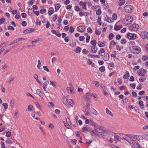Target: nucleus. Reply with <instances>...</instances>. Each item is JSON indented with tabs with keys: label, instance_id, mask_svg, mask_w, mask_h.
<instances>
[{
	"label": "nucleus",
	"instance_id": "f257e3e1",
	"mask_svg": "<svg viewBox=\"0 0 148 148\" xmlns=\"http://www.w3.org/2000/svg\"><path fill=\"white\" fill-rule=\"evenodd\" d=\"M137 73L139 76L142 77L139 78V81L141 82H144L146 79V76L145 75L146 73V70L144 69H140L138 71Z\"/></svg>",
	"mask_w": 148,
	"mask_h": 148
},
{
	"label": "nucleus",
	"instance_id": "f03ea898",
	"mask_svg": "<svg viewBox=\"0 0 148 148\" xmlns=\"http://www.w3.org/2000/svg\"><path fill=\"white\" fill-rule=\"evenodd\" d=\"M126 135L130 138H132V140H133V141H139L140 140V137H142L143 139H145L146 138V137L147 136H148V134L144 135L142 136L134 134H127Z\"/></svg>",
	"mask_w": 148,
	"mask_h": 148
},
{
	"label": "nucleus",
	"instance_id": "7ed1b4c3",
	"mask_svg": "<svg viewBox=\"0 0 148 148\" xmlns=\"http://www.w3.org/2000/svg\"><path fill=\"white\" fill-rule=\"evenodd\" d=\"M130 49L131 52L134 54H138L141 51L140 48L137 46L131 47Z\"/></svg>",
	"mask_w": 148,
	"mask_h": 148
},
{
	"label": "nucleus",
	"instance_id": "20e7f679",
	"mask_svg": "<svg viewBox=\"0 0 148 148\" xmlns=\"http://www.w3.org/2000/svg\"><path fill=\"white\" fill-rule=\"evenodd\" d=\"M133 17L129 15L126 16L124 19V21L126 24L131 23L133 21Z\"/></svg>",
	"mask_w": 148,
	"mask_h": 148
},
{
	"label": "nucleus",
	"instance_id": "39448f33",
	"mask_svg": "<svg viewBox=\"0 0 148 148\" xmlns=\"http://www.w3.org/2000/svg\"><path fill=\"white\" fill-rule=\"evenodd\" d=\"M139 25L136 24L134 23L131 25L129 29L131 31H136L139 28Z\"/></svg>",
	"mask_w": 148,
	"mask_h": 148
},
{
	"label": "nucleus",
	"instance_id": "423d86ee",
	"mask_svg": "<svg viewBox=\"0 0 148 148\" xmlns=\"http://www.w3.org/2000/svg\"><path fill=\"white\" fill-rule=\"evenodd\" d=\"M137 35L135 34L129 33L127 34V37L129 39L133 40L136 38Z\"/></svg>",
	"mask_w": 148,
	"mask_h": 148
},
{
	"label": "nucleus",
	"instance_id": "0eeeda50",
	"mask_svg": "<svg viewBox=\"0 0 148 148\" xmlns=\"http://www.w3.org/2000/svg\"><path fill=\"white\" fill-rule=\"evenodd\" d=\"M133 8V7L130 5H127L124 7L125 11L127 13L131 12Z\"/></svg>",
	"mask_w": 148,
	"mask_h": 148
},
{
	"label": "nucleus",
	"instance_id": "6e6552de",
	"mask_svg": "<svg viewBox=\"0 0 148 148\" xmlns=\"http://www.w3.org/2000/svg\"><path fill=\"white\" fill-rule=\"evenodd\" d=\"M140 35L141 38H146L148 37V33L146 32H141L140 34Z\"/></svg>",
	"mask_w": 148,
	"mask_h": 148
},
{
	"label": "nucleus",
	"instance_id": "1a4fd4ad",
	"mask_svg": "<svg viewBox=\"0 0 148 148\" xmlns=\"http://www.w3.org/2000/svg\"><path fill=\"white\" fill-rule=\"evenodd\" d=\"M131 146L133 148H140V146L138 142H134Z\"/></svg>",
	"mask_w": 148,
	"mask_h": 148
},
{
	"label": "nucleus",
	"instance_id": "9d476101",
	"mask_svg": "<svg viewBox=\"0 0 148 148\" xmlns=\"http://www.w3.org/2000/svg\"><path fill=\"white\" fill-rule=\"evenodd\" d=\"M35 30V29L34 28H29L26 29L23 31V33L27 34L29 32H31L34 31Z\"/></svg>",
	"mask_w": 148,
	"mask_h": 148
},
{
	"label": "nucleus",
	"instance_id": "9b49d317",
	"mask_svg": "<svg viewBox=\"0 0 148 148\" xmlns=\"http://www.w3.org/2000/svg\"><path fill=\"white\" fill-rule=\"evenodd\" d=\"M85 29V28L84 26L81 25L78 27V30L79 32H83Z\"/></svg>",
	"mask_w": 148,
	"mask_h": 148
},
{
	"label": "nucleus",
	"instance_id": "f8f14e48",
	"mask_svg": "<svg viewBox=\"0 0 148 148\" xmlns=\"http://www.w3.org/2000/svg\"><path fill=\"white\" fill-rule=\"evenodd\" d=\"M91 51L93 53H95L97 51L98 49L96 47V46H92L91 47Z\"/></svg>",
	"mask_w": 148,
	"mask_h": 148
},
{
	"label": "nucleus",
	"instance_id": "ddd939ff",
	"mask_svg": "<svg viewBox=\"0 0 148 148\" xmlns=\"http://www.w3.org/2000/svg\"><path fill=\"white\" fill-rule=\"evenodd\" d=\"M89 124L95 127V128L98 127V124L90 120Z\"/></svg>",
	"mask_w": 148,
	"mask_h": 148
},
{
	"label": "nucleus",
	"instance_id": "4468645a",
	"mask_svg": "<svg viewBox=\"0 0 148 148\" xmlns=\"http://www.w3.org/2000/svg\"><path fill=\"white\" fill-rule=\"evenodd\" d=\"M104 58L103 59L104 60H108L109 59V56L108 54L107 53H105L104 54Z\"/></svg>",
	"mask_w": 148,
	"mask_h": 148
},
{
	"label": "nucleus",
	"instance_id": "2eb2a0df",
	"mask_svg": "<svg viewBox=\"0 0 148 148\" xmlns=\"http://www.w3.org/2000/svg\"><path fill=\"white\" fill-rule=\"evenodd\" d=\"M139 104L141 109H144L145 105L143 104V102L142 101L139 100Z\"/></svg>",
	"mask_w": 148,
	"mask_h": 148
},
{
	"label": "nucleus",
	"instance_id": "dca6fc26",
	"mask_svg": "<svg viewBox=\"0 0 148 148\" xmlns=\"http://www.w3.org/2000/svg\"><path fill=\"white\" fill-rule=\"evenodd\" d=\"M92 132L95 135H96L98 136H99L100 135V134L94 128V130L92 131Z\"/></svg>",
	"mask_w": 148,
	"mask_h": 148
},
{
	"label": "nucleus",
	"instance_id": "f3484780",
	"mask_svg": "<svg viewBox=\"0 0 148 148\" xmlns=\"http://www.w3.org/2000/svg\"><path fill=\"white\" fill-rule=\"evenodd\" d=\"M36 92L40 97H42V92L40 89H37L36 90Z\"/></svg>",
	"mask_w": 148,
	"mask_h": 148
},
{
	"label": "nucleus",
	"instance_id": "a211bd4d",
	"mask_svg": "<svg viewBox=\"0 0 148 148\" xmlns=\"http://www.w3.org/2000/svg\"><path fill=\"white\" fill-rule=\"evenodd\" d=\"M98 46L100 47H103L105 46V43L103 42L99 41L98 42Z\"/></svg>",
	"mask_w": 148,
	"mask_h": 148
},
{
	"label": "nucleus",
	"instance_id": "6ab92c4d",
	"mask_svg": "<svg viewBox=\"0 0 148 148\" xmlns=\"http://www.w3.org/2000/svg\"><path fill=\"white\" fill-rule=\"evenodd\" d=\"M90 43L92 45H93L92 46L95 47L96 46L97 44V41L93 39L90 41Z\"/></svg>",
	"mask_w": 148,
	"mask_h": 148
},
{
	"label": "nucleus",
	"instance_id": "aec40b11",
	"mask_svg": "<svg viewBox=\"0 0 148 148\" xmlns=\"http://www.w3.org/2000/svg\"><path fill=\"white\" fill-rule=\"evenodd\" d=\"M126 74L124 75L123 76V78L124 79H127L129 76V72L127 71L125 72Z\"/></svg>",
	"mask_w": 148,
	"mask_h": 148
},
{
	"label": "nucleus",
	"instance_id": "412c9836",
	"mask_svg": "<svg viewBox=\"0 0 148 148\" xmlns=\"http://www.w3.org/2000/svg\"><path fill=\"white\" fill-rule=\"evenodd\" d=\"M81 50V48L79 47H77L76 48L75 50V52L77 53H79Z\"/></svg>",
	"mask_w": 148,
	"mask_h": 148
},
{
	"label": "nucleus",
	"instance_id": "4be33fe9",
	"mask_svg": "<svg viewBox=\"0 0 148 148\" xmlns=\"http://www.w3.org/2000/svg\"><path fill=\"white\" fill-rule=\"evenodd\" d=\"M122 27V25H117L115 27L114 29L116 31H118L120 30Z\"/></svg>",
	"mask_w": 148,
	"mask_h": 148
},
{
	"label": "nucleus",
	"instance_id": "5701e85b",
	"mask_svg": "<svg viewBox=\"0 0 148 148\" xmlns=\"http://www.w3.org/2000/svg\"><path fill=\"white\" fill-rule=\"evenodd\" d=\"M68 100H67V99L64 96L63 97V102L64 104L65 105H66L67 103Z\"/></svg>",
	"mask_w": 148,
	"mask_h": 148
},
{
	"label": "nucleus",
	"instance_id": "b1692460",
	"mask_svg": "<svg viewBox=\"0 0 148 148\" xmlns=\"http://www.w3.org/2000/svg\"><path fill=\"white\" fill-rule=\"evenodd\" d=\"M106 113L110 115L111 116H113V115L112 114L111 112L109 111V110L107 108H106Z\"/></svg>",
	"mask_w": 148,
	"mask_h": 148
},
{
	"label": "nucleus",
	"instance_id": "393cba45",
	"mask_svg": "<svg viewBox=\"0 0 148 148\" xmlns=\"http://www.w3.org/2000/svg\"><path fill=\"white\" fill-rule=\"evenodd\" d=\"M67 102L71 106H72L74 104L73 101L71 99H68Z\"/></svg>",
	"mask_w": 148,
	"mask_h": 148
},
{
	"label": "nucleus",
	"instance_id": "a878e982",
	"mask_svg": "<svg viewBox=\"0 0 148 148\" xmlns=\"http://www.w3.org/2000/svg\"><path fill=\"white\" fill-rule=\"evenodd\" d=\"M125 3V0H120L119 2V5L120 6H121L123 5Z\"/></svg>",
	"mask_w": 148,
	"mask_h": 148
},
{
	"label": "nucleus",
	"instance_id": "bb28decb",
	"mask_svg": "<svg viewBox=\"0 0 148 148\" xmlns=\"http://www.w3.org/2000/svg\"><path fill=\"white\" fill-rule=\"evenodd\" d=\"M70 141L74 145H75L77 142V140L75 139H74L73 140L70 139Z\"/></svg>",
	"mask_w": 148,
	"mask_h": 148
},
{
	"label": "nucleus",
	"instance_id": "cd10ccee",
	"mask_svg": "<svg viewBox=\"0 0 148 148\" xmlns=\"http://www.w3.org/2000/svg\"><path fill=\"white\" fill-rule=\"evenodd\" d=\"M99 70L101 72H103L105 70V68L104 66H102L99 68Z\"/></svg>",
	"mask_w": 148,
	"mask_h": 148
},
{
	"label": "nucleus",
	"instance_id": "c85d7f7f",
	"mask_svg": "<svg viewBox=\"0 0 148 148\" xmlns=\"http://www.w3.org/2000/svg\"><path fill=\"white\" fill-rule=\"evenodd\" d=\"M88 110H87V109H86L84 111V112L85 113V115L86 116H89L90 115V113Z\"/></svg>",
	"mask_w": 148,
	"mask_h": 148
},
{
	"label": "nucleus",
	"instance_id": "c756f323",
	"mask_svg": "<svg viewBox=\"0 0 148 148\" xmlns=\"http://www.w3.org/2000/svg\"><path fill=\"white\" fill-rule=\"evenodd\" d=\"M90 102H88V101H86V107L87 108V109H88V110H90Z\"/></svg>",
	"mask_w": 148,
	"mask_h": 148
},
{
	"label": "nucleus",
	"instance_id": "7c9ffc66",
	"mask_svg": "<svg viewBox=\"0 0 148 148\" xmlns=\"http://www.w3.org/2000/svg\"><path fill=\"white\" fill-rule=\"evenodd\" d=\"M112 43H113V45H116V42H114V40H112L110 41V49H111V46H110L112 45Z\"/></svg>",
	"mask_w": 148,
	"mask_h": 148
},
{
	"label": "nucleus",
	"instance_id": "2f4dec72",
	"mask_svg": "<svg viewBox=\"0 0 148 148\" xmlns=\"http://www.w3.org/2000/svg\"><path fill=\"white\" fill-rule=\"evenodd\" d=\"M126 42V40L124 38H123L121 40V43L123 45L125 44Z\"/></svg>",
	"mask_w": 148,
	"mask_h": 148
},
{
	"label": "nucleus",
	"instance_id": "473e14b6",
	"mask_svg": "<svg viewBox=\"0 0 148 148\" xmlns=\"http://www.w3.org/2000/svg\"><path fill=\"white\" fill-rule=\"evenodd\" d=\"M106 21L107 22L110 23H112L113 22V20L112 19V18H109V17H108Z\"/></svg>",
	"mask_w": 148,
	"mask_h": 148
},
{
	"label": "nucleus",
	"instance_id": "72a5a7b5",
	"mask_svg": "<svg viewBox=\"0 0 148 148\" xmlns=\"http://www.w3.org/2000/svg\"><path fill=\"white\" fill-rule=\"evenodd\" d=\"M86 2H84L82 4V8L83 9H86Z\"/></svg>",
	"mask_w": 148,
	"mask_h": 148
},
{
	"label": "nucleus",
	"instance_id": "f704fd0d",
	"mask_svg": "<svg viewBox=\"0 0 148 148\" xmlns=\"http://www.w3.org/2000/svg\"><path fill=\"white\" fill-rule=\"evenodd\" d=\"M114 36V35L112 33H111L109 36V40H111L112 39Z\"/></svg>",
	"mask_w": 148,
	"mask_h": 148
},
{
	"label": "nucleus",
	"instance_id": "c9c22d12",
	"mask_svg": "<svg viewBox=\"0 0 148 148\" xmlns=\"http://www.w3.org/2000/svg\"><path fill=\"white\" fill-rule=\"evenodd\" d=\"M96 13L97 15H100L101 13V9H98V10L96 11Z\"/></svg>",
	"mask_w": 148,
	"mask_h": 148
},
{
	"label": "nucleus",
	"instance_id": "e433bc0d",
	"mask_svg": "<svg viewBox=\"0 0 148 148\" xmlns=\"http://www.w3.org/2000/svg\"><path fill=\"white\" fill-rule=\"evenodd\" d=\"M60 7V5L59 4H56V5H55V9L58 10Z\"/></svg>",
	"mask_w": 148,
	"mask_h": 148
},
{
	"label": "nucleus",
	"instance_id": "4c0bfd02",
	"mask_svg": "<svg viewBox=\"0 0 148 148\" xmlns=\"http://www.w3.org/2000/svg\"><path fill=\"white\" fill-rule=\"evenodd\" d=\"M121 137L118 136H115L114 137V139L115 141H117L119 140V138H120Z\"/></svg>",
	"mask_w": 148,
	"mask_h": 148
},
{
	"label": "nucleus",
	"instance_id": "58836bf2",
	"mask_svg": "<svg viewBox=\"0 0 148 148\" xmlns=\"http://www.w3.org/2000/svg\"><path fill=\"white\" fill-rule=\"evenodd\" d=\"M5 132L6 133V135L7 136L9 137L11 136V132H9V131H6Z\"/></svg>",
	"mask_w": 148,
	"mask_h": 148
},
{
	"label": "nucleus",
	"instance_id": "ea45409f",
	"mask_svg": "<svg viewBox=\"0 0 148 148\" xmlns=\"http://www.w3.org/2000/svg\"><path fill=\"white\" fill-rule=\"evenodd\" d=\"M40 12L41 14H42L46 12V10L45 9H42L40 10Z\"/></svg>",
	"mask_w": 148,
	"mask_h": 148
},
{
	"label": "nucleus",
	"instance_id": "a19ab883",
	"mask_svg": "<svg viewBox=\"0 0 148 148\" xmlns=\"http://www.w3.org/2000/svg\"><path fill=\"white\" fill-rule=\"evenodd\" d=\"M90 57L91 58H93L94 57L97 58H99L100 56L99 55H92L91 54L90 55Z\"/></svg>",
	"mask_w": 148,
	"mask_h": 148
},
{
	"label": "nucleus",
	"instance_id": "79ce46f5",
	"mask_svg": "<svg viewBox=\"0 0 148 148\" xmlns=\"http://www.w3.org/2000/svg\"><path fill=\"white\" fill-rule=\"evenodd\" d=\"M79 14L80 16H88V15L84 14V13L82 12H79Z\"/></svg>",
	"mask_w": 148,
	"mask_h": 148
},
{
	"label": "nucleus",
	"instance_id": "37998d69",
	"mask_svg": "<svg viewBox=\"0 0 148 148\" xmlns=\"http://www.w3.org/2000/svg\"><path fill=\"white\" fill-rule=\"evenodd\" d=\"M84 39L85 38L83 36H80L79 38V40L81 41H84Z\"/></svg>",
	"mask_w": 148,
	"mask_h": 148
},
{
	"label": "nucleus",
	"instance_id": "c03bdc74",
	"mask_svg": "<svg viewBox=\"0 0 148 148\" xmlns=\"http://www.w3.org/2000/svg\"><path fill=\"white\" fill-rule=\"evenodd\" d=\"M82 129L84 132H88L89 130L88 128L86 127H83Z\"/></svg>",
	"mask_w": 148,
	"mask_h": 148
},
{
	"label": "nucleus",
	"instance_id": "a18cd8bd",
	"mask_svg": "<svg viewBox=\"0 0 148 148\" xmlns=\"http://www.w3.org/2000/svg\"><path fill=\"white\" fill-rule=\"evenodd\" d=\"M34 103L38 108H39L40 107V105L37 101H34Z\"/></svg>",
	"mask_w": 148,
	"mask_h": 148
},
{
	"label": "nucleus",
	"instance_id": "49530a36",
	"mask_svg": "<svg viewBox=\"0 0 148 148\" xmlns=\"http://www.w3.org/2000/svg\"><path fill=\"white\" fill-rule=\"evenodd\" d=\"M5 20V19L4 18H2L1 19H0V25L2 24L4 22Z\"/></svg>",
	"mask_w": 148,
	"mask_h": 148
},
{
	"label": "nucleus",
	"instance_id": "de8ad7c7",
	"mask_svg": "<svg viewBox=\"0 0 148 148\" xmlns=\"http://www.w3.org/2000/svg\"><path fill=\"white\" fill-rule=\"evenodd\" d=\"M58 16L57 14H55L53 16L52 19L54 21H56L57 18Z\"/></svg>",
	"mask_w": 148,
	"mask_h": 148
},
{
	"label": "nucleus",
	"instance_id": "09e8293b",
	"mask_svg": "<svg viewBox=\"0 0 148 148\" xmlns=\"http://www.w3.org/2000/svg\"><path fill=\"white\" fill-rule=\"evenodd\" d=\"M125 140H126L129 143H130L131 145L134 142H133V140H132V139L128 140V139H125Z\"/></svg>",
	"mask_w": 148,
	"mask_h": 148
},
{
	"label": "nucleus",
	"instance_id": "8fccbe9b",
	"mask_svg": "<svg viewBox=\"0 0 148 148\" xmlns=\"http://www.w3.org/2000/svg\"><path fill=\"white\" fill-rule=\"evenodd\" d=\"M2 105L4 106L5 110H6L8 108V105L7 103H3L2 104Z\"/></svg>",
	"mask_w": 148,
	"mask_h": 148
},
{
	"label": "nucleus",
	"instance_id": "3c124183",
	"mask_svg": "<svg viewBox=\"0 0 148 148\" xmlns=\"http://www.w3.org/2000/svg\"><path fill=\"white\" fill-rule=\"evenodd\" d=\"M8 29L10 30H14V28L12 26H9L8 27Z\"/></svg>",
	"mask_w": 148,
	"mask_h": 148
},
{
	"label": "nucleus",
	"instance_id": "603ef678",
	"mask_svg": "<svg viewBox=\"0 0 148 148\" xmlns=\"http://www.w3.org/2000/svg\"><path fill=\"white\" fill-rule=\"evenodd\" d=\"M50 83H51V84L53 86H56V82L55 81H51Z\"/></svg>",
	"mask_w": 148,
	"mask_h": 148
},
{
	"label": "nucleus",
	"instance_id": "864d4df0",
	"mask_svg": "<svg viewBox=\"0 0 148 148\" xmlns=\"http://www.w3.org/2000/svg\"><path fill=\"white\" fill-rule=\"evenodd\" d=\"M38 64L37 66V67L39 69H40V67L41 66V63L40 61L39 60H38Z\"/></svg>",
	"mask_w": 148,
	"mask_h": 148
},
{
	"label": "nucleus",
	"instance_id": "5fc2aeb1",
	"mask_svg": "<svg viewBox=\"0 0 148 148\" xmlns=\"http://www.w3.org/2000/svg\"><path fill=\"white\" fill-rule=\"evenodd\" d=\"M87 32L90 33H91L92 32V31L91 28L90 27H89L87 29Z\"/></svg>",
	"mask_w": 148,
	"mask_h": 148
},
{
	"label": "nucleus",
	"instance_id": "6e6d98bb",
	"mask_svg": "<svg viewBox=\"0 0 148 148\" xmlns=\"http://www.w3.org/2000/svg\"><path fill=\"white\" fill-rule=\"evenodd\" d=\"M117 16L116 14L114 13L112 15V17L114 20H115L117 19Z\"/></svg>",
	"mask_w": 148,
	"mask_h": 148
},
{
	"label": "nucleus",
	"instance_id": "4d7b16f0",
	"mask_svg": "<svg viewBox=\"0 0 148 148\" xmlns=\"http://www.w3.org/2000/svg\"><path fill=\"white\" fill-rule=\"evenodd\" d=\"M90 38V36H87L86 37V42L87 43H88L89 41V40Z\"/></svg>",
	"mask_w": 148,
	"mask_h": 148
},
{
	"label": "nucleus",
	"instance_id": "13d9d810",
	"mask_svg": "<svg viewBox=\"0 0 148 148\" xmlns=\"http://www.w3.org/2000/svg\"><path fill=\"white\" fill-rule=\"evenodd\" d=\"M74 31V29L73 27H70L69 29V32L71 33H73Z\"/></svg>",
	"mask_w": 148,
	"mask_h": 148
},
{
	"label": "nucleus",
	"instance_id": "bf43d9fd",
	"mask_svg": "<svg viewBox=\"0 0 148 148\" xmlns=\"http://www.w3.org/2000/svg\"><path fill=\"white\" fill-rule=\"evenodd\" d=\"M32 108H33V107L31 105H29L28 106V110H29L30 111H32Z\"/></svg>",
	"mask_w": 148,
	"mask_h": 148
},
{
	"label": "nucleus",
	"instance_id": "052dcab7",
	"mask_svg": "<svg viewBox=\"0 0 148 148\" xmlns=\"http://www.w3.org/2000/svg\"><path fill=\"white\" fill-rule=\"evenodd\" d=\"M19 41V39H16V40H14L12 42L11 44H10L9 45H11Z\"/></svg>",
	"mask_w": 148,
	"mask_h": 148
},
{
	"label": "nucleus",
	"instance_id": "680f3d73",
	"mask_svg": "<svg viewBox=\"0 0 148 148\" xmlns=\"http://www.w3.org/2000/svg\"><path fill=\"white\" fill-rule=\"evenodd\" d=\"M142 59L144 61H146L148 60V56H143L142 57Z\"/></svg>",
	"mask_w": 148,
	"mask_h": 148
},
{
	"label": "nucleus",
	"instance_id": "e2e57ef3",
	"mask_svg": "<svg viewBox=\"0 0 148 148\" xmlns=\"http://www.w3.org/2000/svg\"><path fill=\"white\" fill-rule=\"evenodd\" d=\"M1 146L2 148H5L4 143L1 142Z\"/></svg>",
	"mask_w": 148,
	"mask_h": 148
},
{
	"label": "nucleus",
	"instance_id": "0e129e2a",
	"mask_svg": "<svg viewBox=\"0 0 148 148\" xmlns=\"http://www.w3.org/2000/svg\"><path fill=\"white\" fill-rule=\"evenodd\" d=\"M118 82L119 83L121 84L122 83V80L121 78H118L117 79Z\"/></svg>",
	"mask_w": 148,
	"mask_h": 148
},
{
	"label": "nucleus",
	"instance_id": "69168bd1",
	"mask_svg": "<svg viewBox=\"0 0 148 148\" xmlns=\"http://www.w3.org/2000/svg\"><path fill=\"white\" fill-rule=\"evenodd\" d=\"M95 33L97 35H99L101 34V32L96 29L95 31Z\"/></svg>",
	"mask_w": 148,
	"mask_h": 148
},
{
	"label": "nucleus",
	"instance_id": "338daca9",
	"mask_svg": "<svg viewBox=\"0 0 148 148\" xmlns=\"http://www.w3.org/2000/svg\"><path fill=\"white\" fill-rule=\"evenodd\" d=\"M92 113L95 115H97V112L94 109L93 110Z\"/></svg>",
	"mask_w": 148,
	"mask_h": 148
},
{
	"label": "nucleus",
	"instance_id": "774afa93",
	"mask_svg": "<svg viewBox=\"0 0 148 148\" xmlns=\"http://www.w3.org/2000/svg\"><path fill=\"white\" fill-rule=\"evenodd\" d=\"M21 16L23 18H25L27 16V14L25 13H23L21 14Z\"/></svg>",
	"mask_w": 148,
	"mask_h": 148
}]
</instances>
